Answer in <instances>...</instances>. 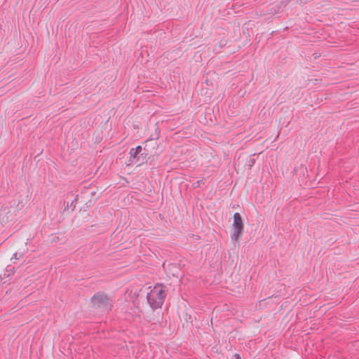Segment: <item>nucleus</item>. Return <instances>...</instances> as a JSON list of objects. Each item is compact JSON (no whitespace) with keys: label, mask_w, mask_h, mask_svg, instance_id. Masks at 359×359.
<instances>
[{"label":"nucleus","mask_w":359,"mask_h":359,"mask_svg":"<svg viewBox=\"0 0 359 359\" xmlns=\"http://www.w3.org/2000/svg\"><path fill=\"white\" fill-rule=\"evenodd\" d=\"M76 200H77V196L74 198V200L70 204H69V203H67L66 207L65 208V210L68 209L69 207L72 208V210H74L76 208L74 203L76 201Z\"/></svg>","instance_id":"obj_6"},{"label":"nucleus","mask_w":359,"mask_h":359,"mask_svg":"<svg viewBox=\"0 0 359 359\" xmlns=\"http://www.w3.org/2000/svg\"><path fill=\"white\" fill-rule=\"evenodd\" d=\"M7 271L8 272H10L8 275H6V273L4 274V278L6 276H9L10 274H13L14 273V268L13 267H9L8 266V269H7Z\"/></svg>","instance_id":"obj_7"},{"label":"nucleus","mask_w":359,"mask_h":359,"mask_svg":"<svg viewBox=\"0 0 359 359\" xmlns=\"http://www.w3.org/2000/svg\"><path fill=\"white\" fill-rule=\"evenodd\" d=\"M165 296L166 292L164 287L162 285L157 284L147 293V302L150 307L155 310L162 306Z\"/></svg>","instance_id":"obj_1"},{"label":"nucleus","mask_w":359,"mask_h":359,"mask_svg":"<svg viewBox=\"0 0 359 359\" xmlns=\"http://www.w3.org/2000/svg\"><path fill=\"white\" fill-rule=\"evenodd\" d=\"M7 209H1V217L3 222H8V217L6 216L5 215L7 214Z\"/></svg>","instance_id":"obj_5"},{"label":"nucleus","mask_w":359,"mask_h":359,"mask_svg":"<svg viewBox=\"0 0 359 359\" xmlns=\"http://www.w3.org/2000/svg\"><path fill=\"white\" fill-rule=\"evenodd\" d=\"M91 303L93 307L101 308L108 310L111 308V300L104 293L97 292L91 298Z\"/></svg>","instance_id":"obj_4"},{"label":"nucleus","mask_w":359,"mask_h":359,"mask_svg":"<svg viewBox=\"0 0 359 359\" xmlns=\"http://www.w3.org/2000/svg\"><path fill=\"white\" fill-rule=\"evenodd\" d=\"M129 154V162L130 164L141 165L146 163L149 158L146 149L141 146H137L135 148L130 149Z\"/></svg>","instance_id":"obj_2"},{"label":"nucleus","mask_w":359,"mask_h":359,"mask_svg":"<svg viewBox=\"0 0 359 359\" xmlns=\"http://www.w3.org/2000/svg\"><path fill=\"white\" fill-rule=\"evenodd\" d=\"M244 231L242 217L238 212L233 215V222L231 231V239L233 243L236 242Z\"/></svg>","instance_id":"obj_3"},{"label":"nucleus","mask_w":359,"mask_h":359,"mask_svg":"<svg viewBox=\"0 0 359 359\" xmlns=\"http://www.w3.org/2000/svg\"><path fill=\"white\" fill-rule=\"evenodd\" d=\"M19 259V257H18V253H17V252H15V253L13 255V256H12V257H11V259Z\"/></svg>","instance_id":"obj_9"},{"label":"nucleus","mask_w":359,"mask_h":359,"mask_svg":"<svg viewBox=\"0 0 359 359\" xmlns=\"http://www.w3.org/2000/svg\"><path fill=\"white\" fill-rule=\"evenodd\" d=\"M0 279H3L2 275H0Z\"/></svg>","instance_id":"obj_11"},{"label":"nucleus","mask_w":359,"mask_h":359,"mask_svg":"<svg viewBox=\"0 0 359 359\" xmlns=\"http://www.w3.org/2000/svg\"><path fill=\"white\" fill-rule=\"evenodd\" d=\"M201 183H203V180L196 181V182H194L193 184V186L194 187H200Z\"/></svg>","instance_id":"obj_8"},{"label":"nucleus","mask_w":359,"mask_h":359,"mask_svg":"<svg viewBox=\"0 0 359 359\" xmlns=\"http://www.w3.org/2000/svg\"><path fill=\"white\" fill-rule=\"evenodd\" d=\"M235 356L236 357V359H240L239 355L236 354Z\"/></svg>","instance_id":"obj_10"}]
</instances>
